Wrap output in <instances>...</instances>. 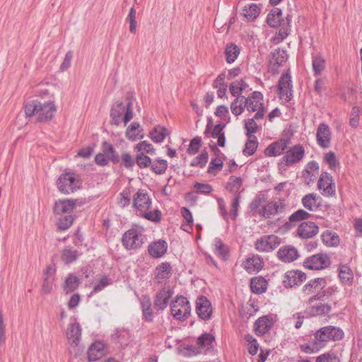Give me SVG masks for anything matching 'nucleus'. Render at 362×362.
Instances as JSON below:
<instances>
[{
    "instance_id": "obj_1",
    "label": "nucleus",
    "mask_w": 362,
    "mask_h": 362,
    "mask_svg": "<svg viewBox=\"0 0 362 362\" xmlns=\"http://www.w3.org/2000/svg\"><path fill=\"white\" fill-rule=\"evenodd\" d=\"M76 206V201L74 199H59L55 202L54 213L57 215L65 216L60 218L58 222V227L61 230L68 229L73 223L74 218L71 216Z\"/></svg>"
},
{
    "instance_id": "obj_2",
    "label": "nucleus",
    "mask_w": 362,
    "mask_h": 362,
    "mask_svg": "<svg viewBox=\"0 0 362 362\" xmlns=\"http://www.w3.org/2000/svg\"><path fill=\"white\" fill-rule=\"evenodd\" d=\"M58 189L63 194H69L81 187V182L78 176L74 173L62 174L57 182Z\"/></svg>"
},
{
    "instance_id": "obj_3",
    "label": "nucleus",
    "mask_w": 362,
    "mask_h": 362,
    "mask_svg": "<svg viewBox=\"0 0 362 362\" xmlns=\"http://www.w3.org/2000/svg\"><path fill=\"white\" fill-rule=\"evenodd\" d=\"M170 310L172 315L178 320H186L191 313V306L187 298L177 296L171 302Z\"/></svg>"
},
{
    "instance_id": "obj_4",
    "label": "nucleus",
    "mask_w": 362,
    "mask_h": 362,
    "mask_svg": "<svg viewBox=\"0 0 362 362\" xmlns=\"http://www.w3.org/2000/svg\"><path fill=\"white\" fill-rule=\"evenodd\" d=\"M344 336L343 331L336 327L327 326L317 330L315 334V338L320 345L329 340H339Z\"/></svg>"
},
{
    "instance_id": "obj_5",
    "label": "nucleus",
    "mask_w": 362,
    "mask_h": 362,
    "mask_svg": "<svg viewBox=\"0 0 362 362\" xmlns=\"http://www.w3.org/2000/svg\"><path fill=\"white\" fill-rule=\"evenodd\" d=\"M285 209L284 199H278L267 201L263 208L259 211V216L265 218L281 214Z\"/></svg>"
},
{
    "instance_id": "obj_6",
    "label": "nucleus",
    "mask_w": 362,
    "mask_h": 362,
    "mask_svg": "<svg viewBox=\"0 0 362 362\" xmlns=\"http://www.w3.org/2000/svg\"><path fill=\"white\" fill-rule=\"evenodd\" d=\"M122 243L128 250L140 247L143 244L141 232L136 228L129 229L123 235Z\"/></svg>"
},
{
    "instance_id": "obj_7",
    "label": "nucleus",
    "mask_w": 362,
    "mask_h": 362,
    "mask_svg": "<svg viewBox=\"0 0 362 362\" xmlns=\"http://www.w3.org/2000/svg\"><path fill=\"white\" fill-rule=\"evenodd\" d=\"M280 244V239L274 235H264L255 243V249L259 252H269L276 249Z\"/></svg>"
},
{
    "instance_id": "obj_8",
    "label": "nucleus",
    "mask_w": 362,
    "mask_h": 362,
    "mask_svg": "<svg viewBox=\"0 0 362 362\" xmlns=\"http://www.w3.org/2000/svg\"><path fill=\"white\" fill-rule=\"evenodd\" d=\"M304 156V148L300 144H296L286 151L282 157V163L286 166H290L302 160Z\"/></svg>"
},
{
    "instance_id": "obj_9",
    "label": "nucleus",
    "mask_w": 362,
    "mask_h": 362,
    "mask_svg": "<svg viewBox=\"0 0 362 362\" xmlns=\"http://www.w3.org/2000/svg\"><path fill=\"white\" fill-rule=\"evenodd\" d=\"M292 81L289 74H284L279 81L278 90L282 101L288 102L292 97Z\"/></svg>"
},
{
    "instance_id": "obj_10",
    "label": "nucleus",
    "mask_w": 362,
    "mask_h": 362,
    "mask_svg": "<svg viewBox=\"0 0 362 362\" xmlns=\"http://www.w3.org/2000/svg\"><path fill=\"white\" fill-rule=\"evenodd\" d=\"M303 264L309 269L320 270L329 267L330 260L327 255L317 254L307 258Z\"/></svg>"
},
{
    "instance_id": "obj_11",
    "label": "nucleus",
    "mask_w": 362,
    "mask_h": 362,
    "mask_svg": "<svg viewBox=\"0 0 362 362\" xmlns=\"http://www.w3.org/2000/svg\"><path fill=\"white\" fill-rule=\"evenodd\" d=\"M317 186L319 189L322 190V194L332 196L335 193V187L333 183L332 177L327 172L320 175Z\"/></svg>"
},
{
    "instance_id": "obj_12",
    "label": "nucleus",
    "mask_w": 362,
    "mask_h": 362,
    "mask_svg": "<svg viewBox=\"0 0 362 362\" xmlns=\"http://www.w3.org/2000/svg\"><path fill=\"white\" fill-rule=\"evenodd\" d=\"M133 204L141 214L144 211L151 209V200L144 190H139L134 196Z\"/></svg>"
},
{
    "instance_id": "obj_13",
    "label": "nucleus",
    "mask_w": 362,
    "mask_h": 362,
    "mask_svg": "<svg viewBox=\"0 0 362 362\" xmlns=\"http://www.w3.org/2000/svg\"><path fill=\"white\" fill-rule=\"evenodd\" d=\"M196 311L198 316L202 320H209L212 313L210 301L204 296H200L196 302Z\"/></svg>"
},
{
    "instance_id": "obj_14",
    "label": "nucleus",
    "mask_w": 362,
    "mask_h": 362,
    "mask_svg": "<svg viewBox=\"0 0 362 362\" xmlns=\"http://www.w3.org/2000/svg\"><path fill=\"white\" fill-rule=\"evenodd\" d=\"M55 112L56 107L53 102H46L43 104L39 102L37 118L40 122L47 121L53 117Z\"/></svg>"
},
{
    "instance_id": "obj_15",
    "label": "nucleus",
    "mask_w": 362,
    "mask_h": 362,
    "mask_svg": "<svg viewBox=\"0 0 362 362\" xmlns=\"http://www.w3.org/2000/svg\"><path fill=\"white\" fill-rule=\"evenodd\" d=\"M288 141L280 139L269 144L264 149V154L269 157H276L284 153L287 149Z\"/></svg>"
},
{
    "instance_id": "obj_16",
    "label": "nucleus",
    "mask_w": 362,
    "mask_h": 362,
    "mask_svg": "<svg viewBox=\"0 0 362 362\" xmlns=\"http://www.w3.org/2000/svg\"><path fill=\"white\" fill-rule=\"evenodd\" d=\"M319 171V165L316 161H310L308 163L305 169L302 173V177L304 182L310 185L317 179Z\"/></svg>"
},
{
    "instance_id": "obj_17",
    "label": "nucleus",
    "mask_w": 362,
    "mask_h": 362,
    "mask_svg": "<svg viewBox=\"0 0 362 362\" xmlns=\"http://www.w3.org/2000/svg\"><path fill=\"white\" fill-rule=\"evenodd\" d=\"M306 279V275L299 270H291L286 273L284 282L286 286L293 287L302 284Z\"/></svg>"
},
{
    "instance_id": "obj_18",
    "label": "nucleus",
    "mask_w": 362,
    "mask_h": 362,
    "mask_svg": "<svg viewBox=\"0 0 362 362\" xmlns=\"http://www.w3.org/2000/svg\"><path fill=\"white\" fill-rule=\"evenodd\" d=\"M106 353L105 344L99 341L93 343L88 349V361H95L102 358Z\"/></svg>"
},
{
    "instance_id": "obj_19",
    "label": "nucleus",
    "mask_w": 362,
    "mask_h": 362,
    "mask_svg": "<svg viewBox=\"0 0 362 362\" xmlns=\"http://www.w3.org/2000/svg\"><path fill=\"white\" fill-rule=\"evenodd\" d=\"M317 141L322 148H328L330 146L331 132L329 127L325 124H320L317 129Z\"/></svg>"
},
{
    "instance_id": "obj_20",
    "label": "nucleus",
    "mask_w": 362,
    "mask_h": 362,
    "mask_svg": "<svg viewBox=\"0 0 362 362\" xmlns=\"http://www.w3.org/2000/svg\"><path fill=\"white\" fill-rule=\"evenodd\" d=\"M174 291L170 288H163L156 296L154 305L158 310H163L168 304V300L172 297Z\"/></svg>"
},
{
    "instance_id": "obj_21",
    "label": "nucleus",
    "mask_w": 362,
    "mask_h": 362,
    "mask_svg": "<svg viewBox=\"0 0 362 362\" xmlns=\"http://www.w3.org/2000/svg\"><path fill=\"white\" fill-rule=\"evenodd\" d=\"M81 328L78 323H71L68 326L66 336L71 346L75 347L78 345L81 340Z\"/></svg>"
},
{
    "instance_id": "obj_22",
    "label": "nucleus",
    "mask_w": 362,
    "mask_h": 362,
    "mask_svg": "<svg viewBox=\"0 0 362 362\" xmlns=\"http://www.w3.org/2000/svg\"><path fill=\"white\" fill-rule=\"evenodd\" d=\"M318 233V227L313 222H303L297 229V234L302 238H311Z\"/></svg>"
},
{
    "instance_id": "obj_23",
    "label": "nucleus",
    "mask_w": 362,
    "mask_h": 362,
    "mask_svg": "<svg viewBox=\"0 0 362 362\" xmlns=\"http://www.w3.org/2000/svg\"><path fill=\"white\" fill-rule=\"evenodd\" d=\"M288 59L286 51L278 48L272 53V57L270 60V69L272 72L277 71L278 67L285 62Z\"/></svg>"
},
{
    "instance_id": "obj_24",
    "label": "nucleus",
    "mask_w": 362,
    "mask_h": 362,
    "mask_svg": "<svg viewBox=\"0 0 362 362\" xmlns=\"http://www.w3.org/2000/svg\"><path fill=\"white\" fill-rule=\"evenodd\" d=\"M243 266L248 273H255L263 267V261L259 256L253 255L247 258L243 262Z\"/></svg>"
},
{
    "instance_id": "obj_25",
    "label": "nucleus",
    "mask_w": 362,
    "mask_h": 362,
    "mask_svg": "<svg viewBox=\"0 0 362 362\" xmlns=\"http://www.w3.org/2000/svg\"><path fill=\"white\" fill-rule=\"evenodd\" d=\"M127 105L122 102L115 103L110 110L111 124L118 126L122 119Z\"/></svg>"
},
{
    "instance_id": "obj_26",
    "label": "nucleus",
    "mask_w": 362,
    "mask_h": 362,
    "mask_svg": "<svg viewBox=\"0 0 362 362\" xmlns=\"http://www.w3.org/2000/svg\"><path fill=\"white\" fill-rule=\"evenodd\" d=\"M277 256L279 259L284 262H291L298 258V254L293 247L284 246L279 250Z\"/></svg>"
},
{
    "instance_id": "obj_27",
    "label": "nucleus",
    "mask_w": 362,
    "mask_h": 362,
    "mask_svg": "<svg viewBox=\"0 0 362 362\" xmlns=\"http://www.w3.org/2000/svg\"><path fill=\"white\" fill-rule=\"evenodd\" d=\"M327 284L326 280L324 278H316L310 280L303 288V292L305 295H310L315 292L323 289Z\"/></svg>"
},
{
    "instance_id": "obj_28",
    "label": "nucleus",
    "mask_w": 362,
    "mask_h": 362,
    "mask_svg": "<svg viewBox=\"0 0 362 362\" xmlns=\"http://www.w3.org/2000/svg\"><path fill=\"white\" fill-rule=\"evenodd\" d=\"M245 107L250 112H255L263 107L262 95L259 92H254L252 95L245 98Z\"/></svg>"
},
{
    "instance_id": "obj_29",
    "label": "nucleus",
    "mask_w": 362,
    "mask_h": 362,
    "mask_svg": "<svg viewBox=\"0 0 362 362\" xmlns=\"http://www.w3.org/2000/svg\"><path fill=\"white\" fill-rule=\"evenodd\" d=\"M172 275V267L168 262H162L158 264L155 271V276L158 283L163 280L169 279Z\"/></svg>"
},
{
    "instance_id": "obj_30",
    "label": "nucleus",
    "mask_w": 362,
    "mask_h": 362,
    "mask_svg": "<svg viewBox=\"0 0 362 362\" xmlns=\"http://www.w3.org/2000/svg\"><path fill=\"white\" fill-rule=\"evenodd\" d=\"M168 249L167 243L164 240H158L152 243L148 247V252L153 257H160L165 254Z\"/></svg>"
},
{
    "instance_id": "obj_31",
    "label": "nucleus",
    "mask_w": 362,
    "mask_h": 362,
    "mask_svg": "<svg viewBox=\"0 0 362 362\" xmlns=\"http://www.w3.org/2000/svg\"><path fill=\"white\" fill-rule=\"evenodd\" d=\"M214 341V337L209 334V333H204L202 336H200L197 339V351H196L197 354H202L205 352L206 350H208L209 348L212 346V344Z\"/></svg>"
},
{
    "instance_id": "obj_32",
    "label": "nucleus",
    "mask_w": 362,
    "mask_h": 362,
    "mask_svg": "<svg viewBox=\"0 0 362 362\" xmlns=\"http://www.w3.org/2000/svg\"><path fill=\"white\" fill-rule=\"evenodd\" d=\"M105 144V153H99L95 158V163L101 166L107 165L109 159H114L113 146L110 144Z\"/></svg>"
},
{
    "instance_id": "obj_33",
    "label": "nucleus",
    "mask_w": 362,
    "mask_h": 362,
    "mask_svg": "<svg viewBox=\"0 0 362 362\" xmlns=\"http://www.w3.org/2000/svg\"><path fill=\"white\" fill-rule=\"evenodd\" d=\"M261 12L260 5L256 4H248L243 9V15L249 21L257 18Z\"/></svg>"
},
{
    "instance_id": "obj_34",
    "label": "nucleus",
    "mask_w": 362,
    "mask_h": 362,
    "mask_svg": "<svg viewBox=\"0 0 362 362\" xmlns=\"http://www.w3.org/2000/svg\"><path fill=\"white\" fill-rule=\"evenodd\" d=\"M142 130L139 123L133 122L126 129V137L131 141L142 139L144 136L141 134Z\"/></svg>"
},
{
    "instance_id": "obj_35",
    "label": "nucleus",
    "mask_w": 362,
    "mask_h": 362,
    "mask_svg": "<svg viewBox=\"0 0 362 362\" xmlns=\"http://www.w3.org/2000/svg\"><path fill=\"white\" fill-rule=\"evenodd\" d=\"M326 61L321 55H315L312 58V68L315 77L322 75L325 69Z\"/></svg>"
},
{
    "instance_id": "obj_36",
    "label": "nucleus",
    "mask_w": 362,
    "mask_h": 362,
    "mask_svg": "<svg viewBox=\"0 0 362 362\" xmlns=\"http://www.w3.org/2000/svg\"><path fill=\"white\" fill-rule=\"evenodd\" d=\"M267 282L266 279L262 276L254 277L251 279L250 288L255 293H262L266 291Z\"/></svg>"
},
{
    "instance_id": "obj_37",
    "label": "nucleus",
    "mask_w": 362,
    "mask_h": 362,
    "mask_svg": "<svg viewBox=\"0 0 362 362\" xmlns=\"http://www.w3.org/2000/svg\"><path fill=\"white\" fill-rule=\"evenodd\" d=\"M226 127L224 124H218L214 127L211 134V136L214 139H217V144L223 147L225 146L226 137L224 133L223 132V129Z\"/></svg>"
},
{
    "instance_id": "obj_38",
    "label": "nucleus",
    "mask_w": 362,
    "mask_h": 362,
    "mask_svg": "<svg viewBox=\"0 0 362 362\" xmlns=\"http://www.w3.org/2000/svg\"><path fill=\"white\" fill-rule=\"evenodd\" d=\"M282 12L280 8H275L268 14L267 22L271 27H277L282 21Z\"/></svg>"
},
{
    "instance_id": "obj_39",
    "label": "nucleus",
    "mask_w": 362,
    "mask_h": 362,
    "mask_svg": "<svg viewBox=\"0 0 362 362\" xmlns=\"http://www.w3.org/2000/svg\"><path fill=\"white\" fill-rule=\"evenodd\" d=\"M272 322L267 316L259 317L255 323V330L258 334H264L271 327Z\"/></svg>"
},
{
    "instance_id": "obj_40",
    "label": "nucleus",
    "mask_w": 362,
    "mask_h": 362,
    "mask_svg": "<svg viewBox=\"0 0 362 362\" xmlns=\"http://www.w3.org/2000/svg\"><path fill=\"white\" fill-rule=\"evenodd\" d=\"M168 134V129L164 127L158 125L151 132L150 137L154 142L160 143Z\"/></svg>"
},
{
    "instance_id": "obj_41",
    "label": "nucleus",
    "mask_w": 362,
    "mask_h": 362,
    "mask_svg": "<svg viewBox=\"0 0 362 362\" xmlns=\"http://www.w3.org/2000/svg\"><path fill=\"white\" fill-rule=\"evenodd\" d=\"M239 54L240 49L236 45L230 43L226 45L225 54L226 59L228 63L231 64L234 62Z\"/></svg>"
},
{
    "instance_id": "obj_42",
    "label": "nucleus",
    "mask_w": 362,
    "mask_h": 362,
    "mask_svg": "<svg viewBox=\"0 0 362 362\" xmlns=\"http://www.w3.org/2000/svg\"><path fill=\"white\" fill-rule=\"evenodd\" d=\"M266 197L263 194H257L250 203L251 211L256 214L259 215V211L263 208L266 202Z\"/></svg>"
},
{
    "instance_id": "obj_43",
    "label": "nucleus",
    "mask_w": 362,
    "mask_h": 362,
    "mask_svg": "<svg viewBox=\"0 0 362 362\" xmlns=\"http://www.w3.org/2000/svg\"><path fill=\"white\" fill-rule=\"evenodd\" d=\"M302 203L305 208L310 211H314L318 206L317 196L316 194L310 193L302 199Z\"/></svg>"
},
{
    "instance_id": "obj_44",
    "label": "nucleus",
    "mask_w": 362,
    "mask_h": 362,
    "mask_svg": "<svg viewBox=\"0 0 362 362\" xmlns=\"http://www.w3.org/2000/svg\"><path fill=\"white\" fill-rule=\"evenodd\" d=\"M79 284H80L79 279L76 276H75V275H74L72 274H70L66 277V280L64 281V290L67 293H69V292H72L75 289L77 288V287L78 286Z\"/></svg>"
},
{
    "instance_id": "obj_45",
    "label": "nucleus",
    "mask_w": 362,
    "mask_h": 362,
    "mask_svg": "<svg viewBox=\"0 0 362 362\" xmlns=\"http://www.w3.org/2000/svg\"><path fill=\"white\" fill-rule=\"evenodd\" d=\"M214 150L215 153L216 154V157L211 160L210 162L208 172L209 173H214V171H220L223 166V160L221 157H219V154H222L221 151L216 147H214Z\"/></svg>"
},
{
    "instance_id": "obj_46",
    "label": "nucleus",
    "mask_w": 362,
    "mask_h": 362,
    "mask_svg": "<svg viewBox=\"0 0 362 362\" xmlns=\"http://www.w3.org/2000/svg\"><path fill=\"white\" fill-rule=\"evenodd\" d=\"M339 276L344 284L351 283L354 278L351 269L346 264L339 266Z\"/></svg>"
},
{
    "instance_id": "obj_47",
    "label": "nucleus",
    "mask_w": 362,
    "mask_h": 362,
    "mask_svg": "<svg viewBox=\"0 0 362 362\" xmlns=\"http://www.w3.org/2000/svg\"><path fill=\"white\" fill-rule=\"evenodd\" d=\"M322 240L329 247L336 246L339 243V236L329 230H326L322 233Z\"/></svg>"
},
{
    "instance_id": "obj_48",
    "label": "nucleus",
    "mask_w": 362,
    "mask_h": 362,
    "mask_svg": "<svg viewBox=\"0 0 362 362\" xmlns=\"http://www.w3.org/2000/svg\"><path fill=\"white\" fill-rule=\"evenodd\" d=\"M78 255L77 250L67 247L62 250L61 258L64 263L70 264L74 262Z\"/></svg>"
},
{
    "instance_id": "obj_49",
    "label": "nucleus",
    "mask_w": 362,
    "mask_h": 362,
    "mask_svg": "<svg viewBox=\"0 0 362 362\" xmlns=\"http://www.w3.org/2000/svg\"><path fill=\"white\" fill-rule=\"evenodd\" d=\"M247 136L248 141L245 144L243 153L244 155L250 156L255 152L258 146V141L256 136L254 135H249Z\"/></svg>"
},
{
    "instance_id": "obj_50",
    "label": "nucleus",
    "mask_w": 362,
    "mask_h": 362,
    "mask_svg": "<svg viewBox=\"0 0 362 362\" xmlns=\"http://www.w3.org/2000/svg\"><path fill=\"white\" fill-rule=\"evenodd\" d=\"M143 316L145 320L148 322L153 321V313L151 308V300L148 298H144L141 302Z\"/></svg>"
},
{
    "instance_id": "obj_51",
    "label": "nucleus",
    "mask_w": 362,
    "mask_h": 362,
    "mask_svg": "<svg viewBox=\"0 0 362 362\" xmlns=\"http://www.w3.org/2000/svg\"><path fill=\"white\" fill-rule=\"evenodd\" d=\"M245 98L244 96L237 98L231 104L230 109L233 115H240L245 107Z\"/></svg>"
},
{
    "instance_id": "obj_52",
    "label": "nucleus",
    "mask_w": 362,
    "mask_h": 362,
    "mask_svg": "<svg viewBox=\"0 0 362 362\" xmlns=\"http://www.w3.org/2000/svg\"><path fill=\"white\" fill-rule=\"evenodd\" d=\"M331 310L330 305L319 303L310 308V314L313 316L326 315Z\"/></svg>"
},
{
    "instance_id": "obj_53",
    "label": "nucleus",
    "mask_w": 362,
    "mask_h": 362,
    "mask_svg": "<svg viewBox=\"0 0 362 362\" xmlns=\"http://www.w3.org/2000/svg\"><path fill=\"white\" fill-rule=\"evenodd\" d=\"M243 180L240 177L231 176L228 179L226 189L233 193H236L242 186Z\"/></svg>"
},
{
    "instance_id": "obj_54",
    "label": "nucleus",
    "mask_w": 362,
    "mask_h": 362,
    "mask_svg": "<svg viewBox=\"0 0 362 362\" xmlns=\"http://www.w3.org/2000/svg\"><path fill=\"white\" fill-rule=\"evenodd\" d=\"M151 169L156 174H163L168 168V163L165 160L157 159L151 163Z\"/></svg>"
},
{
    "instance_id": "obj_55",
    "label": "nucleus",
    "mask_w": 362,
    "mask_h": 362,
    "mask_svg": "<svg viewBox=\"0 0 362 362\" xmlns=\"http://www.w3.org/2000/svg\"><path fill=\"white\" fill-rule=\"evenodd\" d=\"M247 84L243 81H236L230 86V91L233 96L239 95L246 88Z\"/></svg>"
},
{
    "instance_id": "obj_56",
    "label": "nucleus",
    "mask_w": 362,
    "mask_h": 362,
    "mask_svg": "<svg viewBox=\"0 0 362 362\" xmlns=\"http://www.w3.org/2000/svg\"><path fill=\"white\" fill-rule=\"evenodd\" d=\"M322 346H323V345H320L318 341L316 340L311 344H302V345H300V348L303 352H304L305 354H313V353H316V352L319 351L320 349Z\"/></svg>"
},
{
    "instance_id": "obj_57",
    "label": "nucleus",
    "mask_w": 362,
    "mask_h": 362,
    "mask_svg": "<svg viewBox=\"0 0 362 362\" xmlns=\"http://www.w3.org/2000/svg\"><path fill=\"white\" fill-rule=\"evenodd\" d=\"M316 362H340V360L334 352L329 351L318 356Z\"/></svg>"
},
{
    "instance_id": "obj_58",
    "label": "nucleus",
    "mask_w": 362,
    "mask_h": 362,
    "mask_svg": "<svg viewBox=\"0 0 362 362\" xmlns=\"http://www.w3.org/2000/svg\"><path fill=\"white\" fill-rule=\"evenodd\" d=\"M213 245L214 246V251L215 253L222 257L225 258L226 253H227V249L226 246L223 245L221 239L219 238H215L214 240Z\"/></svg>"
},
{
    "instance_id": "obj_59",
    "label": "nucleus",
    "mask_w": 362,
    "mask_h": 362,
    "mask_svg": "<svg viewBox=\"0 0 362 362\" xmlns=\"http://www.w3.org/2000/svg\"><path fill=\"white\" fill-rule=\"evenodd\" d=\"M213 245L214 246V251L215 253L222 257L225 258L226 253H227V249L226 246L223 245L221 239L219 238H215L214 240Z\"/></svg>"
},
{
    "instance_id": "obj_60",
    "label": "nucleus",
    "mask_w": 362,
    "mask_h": 362,
    "mask_svg": "<svg viewBox=\"0 0 362 362\" xmlns=\"http://www.w3.org/2000/svg\"><path fill=\"white\" fill-rule=\"evenodd\" d=\"M245 339L247 342L249 353L252 355H255L257 353L259 347L257 340L250 334H247Z\"/></svg>"
},
{
    "instance_id": "obj_61",
    "label": "nucleus",
    "mask_w": 362,
    "mask_h": 362,
    "mask_svg": "<svg viewBox=\"0 0 362 362\" xmlns=\"http://www.w3.org/2000/svg\"><path fill=\"white\" fill-rule=\"evenodd\" d=\"M142 216H144L146 219H148L151 221L158 222L160 220L161 213L158 209L146 210L141 214Z\"/></svg>"
},
{
    "instance_id": "obj_62",
    "label": "nucleus",
    "mask_w": 362,
    "mask_h": 362,
    "mask_svg": "<svg viewBox=\"0 0 362 362\" xmlns=\"http://www.w3.org/2000/svg\"><path fill=\"white\" fill-rule=\"evenodd\" d=\"M39 101L35 100L28 103L25 105V113L27 117L37 116Z\"/></svg>"
},
{
    "instance_id": "obj_63",
    "label": "nucleus",
    "mask_w": 362,
    "mask_h": 362,
    "mask_svg": "<svg viewBox=\"0 0 362 362\" xmlns=\"http://www.w3.org/2000/svg\"><path fill=\"white\" fill-rule=\"evenodd\" d=\"M136 148L138 150V151L144 154V153H149L151 155L155 154V149L153 147L152 144L146 141H144L139 143L136 145Z\"/></svg>"
},
{
    "instance_id": "obj_64",
    "label": "nucleus",
    "mask_w": 362,
    "mask_h": 362,
    "mask_svg": "<svg viewBox=\"0 0 362 362\" xmlns=\"http://www.w3.org/2000/svg\"><path fill=\"white\" fill-rule=\"evenodd\" d=\"M310 214L303 209H298L289 216L290 222H298L310 217Z\"/></svg>"
}]
</instances>
